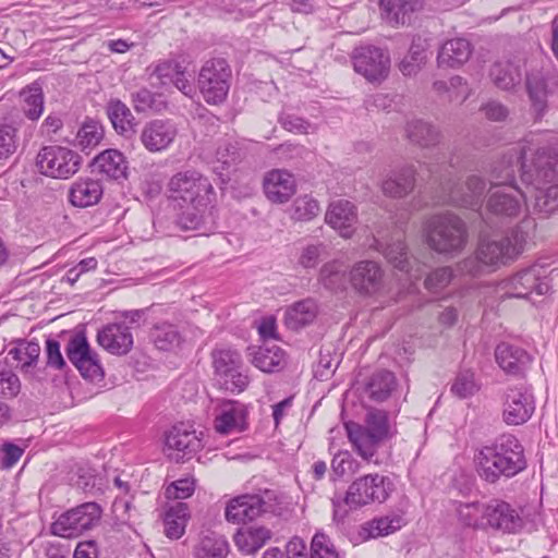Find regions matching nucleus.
I'll list each match as a JSON object with an SVG mask.
<instances>
[{"instance_id":"obj_24","label":"nucleus","mask_w":558,"mask_h":558,"mask_svg":"<svg viewBox=\"0 0 558 558\" xmlns=\"http://www.w3.org/2000/svg\"><path fill=\"white\" fill-rule=\"evenodd\" d=\"M97 341L108 352L123 355L133 347V335L125 322L113 323L98 331Z\"/></svg>"},{"instance_id":"obj_16","label":"nucleus","mask_w":558,"mask_h":558,"mask_svg":"<svg viewBox=\"0 0 558 558\" xmlns=\"http://www.w3.org/2000/svg\"><path fill=\"white\" fill-rule=\"evenodd\" d=\"M534 150V141L529 138H524L509 148L492 168L493 184L496 187L513 185L517 171L522 173L525 155Z\"/></svg>"},{"instance_id":"obj_28","label":"nucleus","mask_w":558,"mask_h":558,"mask_svg":"<svg viewBox=\"0 0 558 558\" xmlns=\"http://www.w3.org/2000/svg\"><path fill=\"white\" fill-rule=\"evenodd\" d=\"M326 222L338 230L343 238H350L357 220L355 206L345 199H338L330 203L325 216Z\"/></svg>"},{"instance_id":"obj_32","label":"nucleus","mask_w":558,"mask_h":558,"mask_svg":"<svg viewBox=\"0 0 558 558\" xmlns=\"http://www.w3.org/2000/svg\"><path fill=\"white\" fill-rule=\"evenodd\" d=\"M102 194L104 187L99 180L78 179L70 187L69 201L75 207L85 208L98 204Z\"/></svg>"},{"instance_id":"obj_29","label":"nucleus","mask_w":558,"mask_h":558,"mask_svg":"<svg viewBox=\"0 0 558 558\" xmlns=\"http://www.w3.org/2000/svg\"><path fill=\"white\" fill-rule=\"evenodd\" d=\"M523 65L518 58L497 60L492 64L488 76L499 89L512 90L521 83Z\"/></svg>"},{"instance_id":"obj_13","label":"nucleus","mask_w":558,"mask_h":558,"mask_svg":"<svg viewBox=\"0 0 558 558\" xmlns=\"http://www.w3.org/2000/svg\"><path fill=\"white\" fill-rule=\"evenodd\" d=\"M231 70L223 59H211L202 66L197 84L206 102L225 101L230 88Z\"/></svg>"},{"instance_id":"obj_55","label":"nucleus","mask_w":558,"mask_h":558,"mask_svg":"<svg viewBox=\"0 0 558 558\" xmlns=\"http://www.w3.org/2000/svg\"><path fill=\"white\" fill-rule=\"evenodd\" d=\"M480 384L471 369H463L458 373L451 386L453 395L461 399L472 397L480 390Z\"/></svg>"},{"instance_id":"obj_49","label":"nucleus","mask_w":558,"mask_h":558,"mask_svg":"<svg viewBox=\"0 0 558 558\" xmlns=\"http://www.w3.org/2000/svg\"><path fill=\"white\" fill-rule=\"evenodd\" d=\"M487 504L480 501L460 502L457 506L459 521L470 527L485 529Z\"/></svg>"},{"instance_id":"obj_27","label":"nucleus","mask_w":558,"mask_h":558,"mask_svg":"<svg viewBox=\"0 0 558 558\" xmlns=\"http://www.w3.org/2000/svg\"><path fill=\"white\" fill-rule=\"evenodd\" d=\"M295 190L294 177L286 170H271L264 178L265 194L272 203L282 204L288 202Z\"/></svg>"},{"instance_id":"obj_26","label":"nucleus","mask_w":558,"mask_h":558,"mask_svg":"<svg viewBox=\"0 0 558 558\" xmlns=\"http://www.w3.org/2000/svg\"><path fill=\"white\" fill-rule=\"evenodd\" d=\"M499 367L510 375H523L531 365L532 356L522 348L502 342L495 350Z\"/></svg>"},{"instance_id":"obj_43","label":"nucleus","mask_w":558,"mask_h":558,"mask_svg":"<svg viewBox=\"0 0 558 558\" xmlns=\"http://www.w3.org/2000/svg\"><path fill=\"white\" fill-rule=\"evenodd\" d=\"M150 337L156 348L161 351L179 348L184 340L179 327L169 322L157 323L151 329Z\"/></svg>"},{"instance_id":"obj_63","label":"nucleus","mask_w":558,"mask_h":558,"mask_svg":"<svg viewBox=\"0 0 558 558\" xmlns=\"http://www.w3.org/2000/svg\"><path fill=\"white\" fill-rule=\"evenodd\" d=\"M280 122L284 130L298 134H308L316 131V126L301 117L286 114L281 117Z\"/></svg>"},{"instance_id":"obj_38","label":"nucleus","mask_w":558,"mask_h":558,"mask_svg":"<svg viewBox=\"0 0 558 558\" xmlns=\"http://www.w3.org/2000/svg\"><path fill=\"white\" fill-rule=\"evenodd\" d=\"M405 521L400 514H389L385 517L374 518L360 527L359 535L362 539L377 538L389 535L400 530Z\"/></svg>"},{"instance_id":"obj_52","label":"nucleus","mask_w":558,"mask_h":558,"mask_svg":"<svg viewBox=\"0 0 558 558\" xmlns=\"http://www.w3.org/2000/svg\"><path fill=\"white\" fill-rule=\"evenodd\" d=\"M363 428L377 436L383 441L388 439L392 434L387 413L377 409L367 412Z\"/></svg>"},{"instance_id":"obj_36","label":"nucleus","mask_w":558,"mask_h":558,"mask_svg":"<svg viewBox=\"0 0 558 558\" xmlns=\"http://www.w3.org/2000/svg\"><path fill=\"white\" fill-rule=\"evenodd\" d=\"M345 427L349 440L357 454L364 460L371 461L384 441L359 424H347Z\"/></svg>"},{"instance_id":"obj_12","label":"nucleus","mask_w":558,"mask_h":558,"mask_svg":"<svg viewBox=\"0 0 558 558\" xmlns=\"http://www.w3.org/2000/svg\"><path fill=\"white\" fill-rule=\"evenodd\" d=\"M534 151L525 155L522 163L521 180L534 187L545 186V184L558 181V154L539 148L534 143Z\"/></svg>"},{"instance_id":"obj_34","label":"nucleus","mask_w":558,"mask_h":558,"mask_svg":"<svg viewBox=\"0 0 558 558\" xmlns=\"http://www.w3.org/2000/svg\"><path fill=\"white\" fill-rule=\"evenodd\" d=\"M94 171L113 180L126 177L128 161L117 149H107L98 154L92 163Z\"/></svg>"},{"instance_id":"obj_62","label":"nucleus","mask_w":558,"mask_h":558,"mask_svg":"<svg viewBox=\"0 0 558 558\" xmlns=\"http://www.w3.org/2000/svg\"><path fill=\"white\" fill-rule=\"evenodd\" d=\"M319 279L328 289L335 290L340 288L343 281L341 264L336 260L326 263L320 269Z\"/></svg>"},{"instance_id":"obj_33","label":"nucleus","mask_w":558,"mask_h":558,"mask_svg":"<svg viewBox=\"0 0 558 558\" xmlns=\"http://www.w3.org/2000/svg\"><path fill=\"white\" fill-rule=\"evenodd\" d=\"M404 136L413 145L430 148L439 144L440 131L430 122L423 119H412L404 125Z\"/></svg>"},{"instance_id":"obj_54","label":"nucleus","mask_w":558,"mask_h":558,"mask_svg":"<svg viewBox=\"0 0 558 558\" xmlns=\"http://www.w3.org/2000/svg\"><path fill=\"white\" fill-rule=\"evenodd\" d=\"M550 184L546 189L544 186L535 187L537 193L534 207L538 213L545 215L553 214L558 209V184L556 182Z\"/></svg>"},{"instance_id":"obj_45","label":"nucleus","mask_w":558,"mask_h":558,"mask_svg":"<svg viewBox=\"0 0 558 558\" xmlns=\"http://www.w3.org/2000/svg\"><path fill=\"white\" fill-rule=\"evenodd\" d=\"M244 153L235 142H223L216 150L215 171L219 175L228 173L242 161Z\"/></svg>"},{"instance_id":"obj_7","label":"nucleus","mask_w":558,"mask_h":558,"mask_svg":"<svg viewBox=\"0 0 558 558\" xmlns=\"http://www.w3.org/2000/svg\"><path fill=\"white\" fill-rule=\"evenodd\" d=\"M210 355L217 385L226 391L242 392L248 377L243 372L241 354L230 347H216Z\"/></svg>"},{"instance_id":"obj_8","label":"nucleus","mask_w":558,"mask_h":558,"mask_svg":"<svg viewBox=\"0 0 558 558\" xmlns=\"http://www.w3.org/2000/svg\"><path fill=\"white\" fill-rule=\"evenodd\" d=\"M393 489L389 477L378 473L367 474L350 484L344 502L350 509H359L371 504H383Z\"/></svg>"},{"instance_id":"obj_41","label":"nucleus","mask_w":558,"mask_h":558,"mask_svg":"<svg viewBox=\"0 0 558 558\" xmlns=\"http://www.w3.org/2000/svg\"><path fill=\"white\" fill-rule=\"evenodd\" d=\"M417 1L413 0H380L379 7L383 19L392 26L403 25L410 13L416 10Z\"/></svg>"},{"instance_id":"obj_18","label":"nucleus","mask_w":558,"mask_h":558,"mask_svg":"<svg viewBox=\"0 0 558 558\" xmlns=\"http://www.w3.org/2000/svg\"><path fill=\"white\" fill-rule=\"evenodd\" d=\"M178 125L171 119H153L141 131L140 141L151 154L166 151L175 142Z\"/></svg>"},{"instance_id":"obj_61","label":"nucleus","mask_w":558,"mask_h":558,"mask_svg":"<svg viewBox=\"0 0 558 558\" xmlns=\"http://www.w3.org/2000/svg\"><path fill=\"white\" fill-rule=\"evenodd\" d=\"M19 145L17 130L10 124L0 123V159L12 156Z\"/></svg>"},{"instance_id":"obj_2","label":"nucleus","mask_w":558,"mask_h":558,"mask_svg":"<svg viewBox=\"0 0 558 558\" xmlns=\"http://www.w3.org/2000/svg\"><path fill=\"white\" fill-rule=\"evenodd\" d=\"M475 461L478 475L488 483L512 477L526 468L523 446L512 435H502L492 446L483 447Z\"/></svg>"},{"instance_id":"obj_23","label":"nucleus","mask_w":558,"mask_h":558,"mask_svg":"<svg viewBox=\"0 0 558 558\" xmlns=\"http://www.w3.org/2000/svg\"><path fill=\"white\" fill-rule=\"evenodd\" d=\"M488 526L506 533H517L523 526V519L508 502L495 499L486 508L485 529Z\"/></svg>"},{"instance_id":"obj_46","label":"nucleus","mask_w":558,"mask_h":558,"mask_svg":"<svg viewBox=\"0 0 558 558\" xmlns=\"http://www.w3.org/2000/svg\"><path fill=\"white\" fill-rule=\"evenodd\" d=\"M228 551V542L215 533L203 535L194 547L195 558H226Z\"/></svg>"},{"instance_id":"obj_21","label":"nucleus","mask_w":558,"mask_h":558,"mask_svg":"<svg viewBox=\"0 0 558 558\" xmlns=\"http://www.w3.org/2000/svg\"><path fill=\"white\" fill-rule=\"evenodd\" d=\"M166 447L177 461L189 460L203 448L201 437L183 423L174 425L166 435Z\"/></svg>"},{"instance_id":"obj_40","label":"nucleus","mask_w":558,"mask_h":558,"mask_svg":"<svg viewBox=\"0 0 558 558\" xmlns=\"http://www.w3.org/2000/svg\"><path fill=\"white\" fill-rule=\"evenodd\" d=\"M271 537V532L264 526H250L240 529L234 535L238 548L246 554H254L262 548Z\"/></svg>"},{"instance_id":"obj_19","label":"nucleus","mask_w":558,"mask_h":558,"mask_svg":"<svg viewBox=\"0 0 558 558\" xmlns=\"http://www.w3.org/2000/svg\"><path fill=\"white\" fill-rule=\"evenodd\" d=\"M66 355L84 378L96 380L102 377V368L97 353L90 349L84 335L78 333L70 339L66 345Z\"/></svg>"},{"instance_id":"obj_30","label":"nucleus","mask_w":558,"mask_h":558,"mask_svg":"<svg viewBox=\"0 0 558 558\" xmlns=\"http://www.w3.org/2000/svg\"><path fill=\"white\" fill-rule=\"evenodd\" d=\"M473 47L465 38H452L445 41L437 54V65L444 69L460 68L469 61Z\"/></svg>"},{"instance_id":"obj_22","label":"nucleus","mask_w":558,"mask_h":558,"mask_svg":"<svg viewBox=\"0 0 558 558\" xmlns=\"http://www.w3.org/2000/svg\"><path fill=\"white\" fill-rule=\"evenodd\" d=\"M384 270L374 260H361L350 270V282L360 294L372 295L384 288Z\"/></svg>"},{"instance_id":"obj_47","label":"nucleus","mask_w":558,"mask_h":558,"mask_svg":"<svg viewBox=\"0 0 558 558\" xmlns=\"http://www.w3.org/2000/svg\"><path fill=\"white\" fill-rule=\"evenodd\" d=\"M433 89L440 96H447L450 101H464L469 95L468 82L460 75H454L449 81H435Z\"/></svg>"},{"instance_id":"obj_35","label":"nucleus","mask_w":558,"mask_h":558,"mask_svg":"<svg viewBox=\"0 0 558 558\" xmlns=\"http://www.w3.org/2000/svg\"><path fill=\"white\" fill-rule=\"evenodd\" d=\"M107 116L114 131L126 138L135 134L136 120L130 108L120 99H110L106 106Z\"/></svg>"},{"instance_id":"obj_53","label":"nucleus","mask_w":558,"mask_h":558,"mask_svg":"<svg viewBox=\"0 0 558 558\" xmlns=\"http://www.w3.org/2000/svg\"><path fill=\"white\" fill-rule=\"evenodd\" d=\"M39 354L40 345L35 341L21 342L16 348L9 351V355H11L24 371H27L37 363Z\"/></svg>"},{"instance_id":"obj_14","label":"nucleus","mask_w":558,"mask_h":558,"mask_svg":"<svg viewBox=\"0 0 558 558\" xmlns=\"http://www.w3.org/2000/svg\"><path fill=\"white\" fill-rule=\"evenodd\" d=\"M507 293L512 298L534 300V295H546L550 290L548 269L535 264L523 268L505 281Z\"/></svg>"},{"instance_id":"obj_37","label":"nucleus","mask_w":558,"mask_h":558,"mask_svg":"<svg viewBox=\"0 0 558 558\" xmlns=\"http://www.w3.org/2000/svg\"><path fill=\"white\" fill-rule=\"evenodd\" d=\"M397 387V378L393 373L381 369L375 372L364 386L365 396L375 402L387 400Z\"/></svg>"},{"instance_id":"obj_1","label":"nucleus","mask_w":558,"mask_h":558,"mask_svg":"<svg viewBox=\"0 0 558 558\" xmlns=\"http://www.w3.org/2000/svg\"><path fill=\"white\" fill-rule=\"evenodd\" d=\"M534 228V220L524 218L511 230L510 235L500 240L482 239L475 255L469 256L458 264L460 272L477 277L486 270H495L513 260L524 251Z\"/></svg>"},{"instance_id":"obj_64","label":"nucleus","mask_w":558,"mask_h":558,"mask_svg":"<svg viewBox=\"0 0 558 558\" xmlns=\"http://www.w3.org/2000/svg\"><path fill=\"white\" fill-rule=\"evenodd\" d=\"M21 389V383L12 371H0V393L5 398L15 397Z\"/></svg>"},{"instance_id":"obj_58","label":"nucleus","mask_w":558,"mask_h":558,"mask_svg":"<svg viewBox=\"0 0 558 558\" xmlns=\"http://www.w3.org/2000/svg\"><path fill=\"white\" fill-rule=\"evenodd\" d=\"M183 68L184 65L178 60H162L154 65L150 77L156 78L160 85L166 86L174 81Z\"/></svg>"},{"instance_id":"obj_56","label":"nucleus","mask_w":558,"mask_h":558,"mask_svg":"<svg viewBox=\"0 0 558 558\" xmlns=\"http://www.w3.org/2000/svg\"><path fill=\"white\" fill-rule=\"evenodd\" d=\"M320 211L319 204L310 195L298 197L291 207V218L296 221H308Z\"/></svg>"},{"instance_id":"obj_6","label":"nucleus","mask_w":558,"mask_h":558,"mask_svg":"<svg viewBox=\"0 0 558 558\" xmlns=\"http://www.w3.org/2000/svg\"><path fill=\"white\" fill-rule=\"evenodd\" d=\"M525 209L526 197L518 186L496 187L488 194L483 220L490 228H499L519 218Z\"/></svg>"},{"instance_id":"obj_25","label":"nucleus","mask_w":558,"mask_h":558,"mask_svg":"<svg viewBox=\"0 0 558 558\" xmlns=\"http://www.w3.org/2000/svg\"><path fill=\"white\" fill-rule=\"evenodd\" d=\"M415 175L416 169L411 165L391 170L381 182V191L391 198L407 197L415 187Z\"/></svg>"},{"instance_id":"obj_50","label":"nucleus","mask_w":558,"mask_h":558,"mask_svg":"<svg viewBox=\"0 0 558 558\" xmlns=\"http://www.w3.org/2000/svg\"><path fill=\"white\" fill-rule=\"evenodd\" d=\"M284 359V352L277 345L262 347L254 354L253 364L265 373L278 369Z\"/></svg>"},{"instance_id":"obj_11","label":"nucleus","mask_w":558,"mask_h":558,"mask_svg":"<svg viewBox=\"0 0 558 558\" xmlns=\"http://www.w3.org/2000/svg\"><path fill=\"white\" fill-rule=\"evenodd\" d=\"M278 506L276 492L266 489L258 495H241L231 499L225 511L228 522L246 523L262 513L275 512Z\"/></svg>"},{"instance_id":"obj_5","label":"nucleus","mask_w":558,"mask_h":558,"mask_svg":"<svg viewBox=\"0 0 558 558\" xmlns=\"http://www.w3.org/2000/svg\"><path fill=\"white\" fill-rule=\"evenodd\" d=\"M170 197L181 206L206 210L215 201V190L209 179L198 171L185 170L172 175L168 183Z\"/></svg>"},{"instance_id":"obj_31","label":"nucleus","mask_w":558,"mask_h":558,"mask_svg":"<svg viewBox=\"0 0 558 558\" xmlns=\"http://www.w3.org/2000/svg\"><path fill=\"white\" fill-rule=\"evenodd\" d=\"M554 84V80L548 78L542 71L533 70L526 73L525 88L537 116L544 114Z\"/></svg>"},{"instance_id":"obj_17","label":"nucleus","mask_w":558,"mask_h":558,"mask_svg":"<svg viewBox=\"0 0 558 558\" xmlns=\"http://www.w3.org/2000/svg\"><path fill=\"white\" fill-rule=\"evenodd\" d=\"M355 72L367 81L384 80L390 69V57L383 49L374 46L356 48L352 56Z\"/></svg>"},{"instance_id":"obj_20","label":"nucleus","mask_w":558,"mask_h":558,"mask_svg":"<svg viewBox=\"0 0 558 558\" xmlns=\"http://www.w3.org/2000/svg\"><path fill=\"white\" fill-rule=\"evenodd\" d=\"M247 407L236 400H223L215 409L214 427L221 435L240 434L247 429Z\"/></svg>"},{"instance_id":"obj_10","label":"nucleus","mask_w":558,"mask_h":558,"mask_svg":"<svg viewBox=\"0 0 558 558\" xmlns=\"http://www.w3.org/2000/svg\"><path fill=\"white\" fill-rule=\"evenodd\" d=\"M81 156L63 146L50 145L43 147L36 157L38 171L49 178L66 180L81 168Z\"/></svg>"},{"instance_id":"obj_48","label":"nucleus","mask_w":558,"mask_h":558,"mask_svg":"<svg viewBox=\"0 0 558 558\" xmlns=\"http://www.w3.org/2000/svg\"><path fill=\"white\" fill-rule=\"evenodd\" d=\"M22 110L31 120H37L44 111V93L39 84L33 83L21 92Z\"/></svg>"},{"instance_id":"obj_4","label":"nucleus","mask_w":558,"mask_h":558,"mask_svg":"<svg viewBox=\"0 0 558 558\" xmlns=\"http://www.w3.org/2000/svg\"><path fill=\"white\" fill-rule=\"evenodd\" d=\"M433 184H438L437 204H450L465 208L480 206L482 195L486 189L483 178L469 175L464 185H459L450 170V166H428Z\"/></svg>"},{"instance_id":"obj_15","label":"nucleus","mask_w":558,"mask_h":558,"mask_svg":"<svg viewBox=\"0 0 558 558\" xmlns=\"http://www.w3.org/2000/svg\"><path fill=\"white\" fill-rule=\"evenodd\" d=\"M502 420L507 425L526 423L535 411V399L531 387L520 383L508 385L501 395Z\"/></svg>"},{"instance_id":"obj_3","label":"nucleus","mask_w":558,"mask_h":558,"mask_svg":"<svg viewBox=\"0 0 558 558\" xmlns=\"http://www.w3.org/2000/svg\"><path fill=\"white\" fill-rule=\"evenodd\" d=\"M427 245L438 254L457 256L466 246L469 230L465 221L451 211L432 215L424 223Z\"/></svg>"},{"instance_id":"obj_57","label":"nucleus","mask_w":558,"mask_h":558,"mask_svg":"<svg viewBox=\"0 0 558 558\" xmlns=\"http://www.w3.org/2000/svg\"><path fill=\"white\" fill-rule=\"evenodd\" d=\"M310 558H340V555L330 536L318 531L311 542Z\"/></svg>"},{"instance_id":"obj_39","label":"nucleus","mask_w":558,"mask_h":558,"mask_svg":"<svg viewBox=\"0 0 558 558\" xmlns=\"http://www.w3.org/2000/svg\"><path fill=\"white\" fill-rule=\"evenodd\" d=\"M317 315V304L312 299L295 302L287 308L284 323L288 328L298 330L311 324Z\"/></svg>"},{"instance_id":"obj_42","label":"nucleus","mask_w":558,"mask_h":558,"mask_svg":"<svg viewBox=\"0 0 558 558\" xmlns=\"http://www.w3.org/2000/svg\"><path fill=\"white\" fill-rule=\"evenodd\" d=\"M190 519V511L186 504L177 501L170 506L165 513L163 524L165 534L171 539L180 538L186 527V523Z\"/></svg>"},{"instance_id":"obj_9","label":"nucleus","mask_w":558,"mask_h":558,"mask_svg":"<svg viewBox=\"0 0 558 558\" xmlns=\"http://www.w3.org/2000/svg\"><path fill=\"white\" fill-rule=\"evenodd\" d=\"M101 518L96 502H84L61 513L51 524V533L64 538H75L94 529Z\"/></svg>"},{"instance_id":"obj_59","label":"nucleus","mask_w":558,"mask_h":558,"mask_svg":"<svg viewBox=\"0 0 558 558\" xmlns=\"http://www.w3.org/2000/svg\"><path fill=\"white\" fill-rule=\"evenodd\" d=\"M386 259L401 271L408 272L410 269V260L408 257L407 246L403 241L397 240L389 243L383 248Z\"/></svg>"},{"instance_id":"obj_44","label":"nucleus","mask_w":558,"mask_h":558,"mask_svg":"<svg viewBox=\"0 0 558 558\" xmlns=\"http://www.w3.org/2000/svg\"><path fill=\"white\" fill-rule=\"evenodd\" d=\"M427 47L428 44L425 38L416 36L412 39L408 56H405L399 64V70L403 75L413 76L420 72L427 59Z\"/></svg>"},{"instance_id":"obj_51","label":"nucleus","mask_w":558,"mask_h":558,"mask_svg":"<svg viewBox=\"0 0 558 558\" xmlns=\"http://www.w3.org/2000/svg\"><path fill=\"white\" fill-rule=\"evenodd\" d=\"M104 138L102 125L95 120H87L83 123L76 134V145L82 150L96 147Z\"/></svg>"},{"instance_id":"obj_60","label":"nucleus","mask_w":558,"mask_h":558,"mask_svg":"<svg viewBox=\"0 0 558 558\" xmlns=\"http://www.w3.org/2000/svg\"><path fill=\"white\" fill-rule=\"evenodd\" d=\"M453 276V269L449 266L436 268L426 277L425 288L430 292H438L449 286Z\"/></svg>"}]
</instances>
